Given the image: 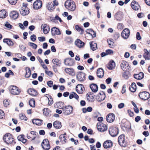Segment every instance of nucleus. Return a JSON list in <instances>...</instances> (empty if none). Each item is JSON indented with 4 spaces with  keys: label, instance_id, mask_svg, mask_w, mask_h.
Listing matches in <instances>:
<instances>
[{
    "label": "nucleus",
    "instance_id": "1",
    "mask_svg": "<svg viewBox=\"0 0 150 150\" xmlns=\"http://www.w3.org/2000/svg\"><path fill=\"white\" fill-rule=\"evenodd\" d=\"M64 6L67 9L71 11H74L76 7L74 3L71 0L66 1L65 3Z\"/></svg>",
    "mask_w": 150,
    "mask_h": 150
},
{
    "label": "nucleus",
    "instance_id": "2",
    "mask_svg": "<svg viewBox=\"0 0 150 150\" xmlns=\"http://www.w3.org/2000/svg\"><path fill=\"white\" fill-rule=\"evenodd\" d=\"M10 93L13 95H17L20 94L21 91L19 88L16 86L11 85L9 87Z\"/></svg>",
    "mask_w": 150,
    "mask_h": 150
},
{
    "label": "nucleus",
    "instance_id": "3",
    "mask_svg": "<svg viewBox=\"0 0 150 150\" xmlns=\"http://www.w3.org/2000/svg\"><path fill=\"white\" fill-rule=\"evenodd\" d=\"M3 140L7 144H11L13 141V139L11 134L7 133L4 137Z\"/></svg>",
    "mask_w": 150,
    "mask_h": 150
},
{
    "label": "nucleus",
    "instance_id": "4",
    "mask_svg": "<svg viewBox=\"0 0 150 150\" xmlns=\"http://www.w3.org/2000/svg\"><path fill=\"white\" fill-rule=\"evenodd\" d=\"M20 12L22 15L26 16L29 14V9L26 5H23L20 9Z\"/></svg>",
    "mask_w": 150,
    "mask_h": 150
},
{
    "label": "nucleus",
    "instance_id": "5",
    "mask_svg": "<svg viewBox=\"0 0 150 150\" xmlns=\"http://www.w3.org/2000/svg\"><path fill=\"white\" fill-rule=\"evenodd\" d=\"M109 132L110 134L112 137L116 136L118 133V128L116 127L112 126L109 128Z\"/></svg>",
    "mask_w": 150,
    "mask_h": 150
},
{
    "label": "nucleus",
    "instance_id": "6",
    "mask_svg": "<svg viewBox=\"0 0 150 150\" xmlns=\"http://www.w3.org/2000/svg\"><path fill=\"white\" fill-rule=\"evenodd\" d=\"M139 96L141 99L144 100H146L150 98V94L148 92L144 91L139 93Z\"/></svg>",
    "mask_w": 150,
    "mask_h": 150
},
{
    "label": "nucleus",
    "instance_id": "7",
    "mask_svg": "<svg viewBox=\"0 0 150 150\" xmlns=\"http://www.w3.org/2000/svg\"><path fill=\"white\" fill-rule=\"evenodd\" d=\"M97 127L98 130L100 132H104L108 129L107 126L101 122L98 123L97 125Z\"/></svg>",
    "mask_w": 150,
    "mask_h": 150
},
{
    "label": "nucleus",
    "instance_id": "8",
    "mask_svg": "<svg viewBox=\"0 0 150 150\" xmlns=\"http://www.w3.org/2000/svg\"><path fill=\"white\" fill-rule=\"evenodd\" d=\"M120 67L122 69L125 71H129L130 69V67L128 63L124 61H122L120 64Z\"/></svg>",
    "mask_w": 150,
    "mask_h": 150
},
{
    "label": "nucleus",
    "instance_id": "9",
    "mask_svg": "<svg viewBox=\"0 0 150 150\" xmlns=\"http://www.w3.org/2000/svg\"><path fill=\"white\" fill-rule=\"evenodd\" d=\"M42 146L45 150H48L50 148V146L47 139H45L43 140L42 143Z\"/></svg>",
    "mask_w": 150,
    "mask_h": 150
},
{
    "label": "nucleus",
    "instance_id": "10",
    "mask_svg": "<svg viewBox=\"0 0 150 150\" xmlns=\"http://www.w3.org/2000/svg\"><path fill=\"white\" fill-rule=\"evenodd\" d=\"M73 111V108L71 106L68 105L65 106L63 108V112L66 115H69L71 114Z\"/></svg>",
    "mask_w": 150,
    "mask_h": 150
},
{
    "label": "nucleus",
    "instance_id": "11",
    "mask_svg": "<svg viewBox=\"0 0 150 150\" xmlns=\"http://www.w3.org/2000/svg\"><path fill=\"white\" fill-rule=\"evenodd\" d=\"M130 35V31L129 29L127 28L125 29L121 33L122 37L124 39H127Z\"/></svg>",
    "mask_w": 150,
    "mask_h": 150
},
{
    "label": "nucleus",
    "instance_id": "12",
    "mask_svg": "<svg viewBox=\"0 0 150 150\" xmlns=\"http://www.w3.org/2000/svg\"><path fill=\"white\" fill-rule=\"evenodd\" d=\"M74 60L70 58H66L64 60V63L66 65L72 66L74 65Z\"/></svg>",
    "mask_w": 150,
    "mask_h": 150
},
{
    "label": "nucleus",
    "instance_id": "13",
    "mask_svg": "<svg viewBox=\"0 0 150 150\" xmlns=\"http://www.w3.org/2000/svg\"><path fill=\"white\" fill-rule=\"evenodd\" d=\"M42 3L40 0L35 1L33 4V8L35 10L40 8L42 6Z\"/></svg>",
    "mask_w": 150,
    "mask_h": 150
},
{
    "label": "nucleus",
    "instance_id": "14",
    "mask_svg": "<svg viewBox=\"0 0 150 150\" xmlns=\"http://www.w3.org/2000/svg\"><path fill=\"white\" fill-rule=\"evenodd\" d=\"M115 115L112 113H109L106 117L107 121L110 123L113 122L115 120Z\"/></svg>",
    "mask_w": 150,
    "mask_h": 150
},
{
    "label": "nucleus",
    "instance_id": "15",
    "mask_svg": "<svg viewBox=\"0 0 150 150\" xmlns=\"http://www.w3.org/2000/svg\"><path fill=\"white\" fill-rule=\"evenodd\" d=\"M119 144L121 146L124 147L126 146V144L125 141V137L123 135H120L118 138Z\"/></svg>",
    "mask_w": 150,
    "mask_h": 150
},
{
    "label": "nucleus",
    "instance_id": "16",
    "mask_svg": "<svg viewBox=\"0 0 150 150\" xmlns=\"http://www.w3.org/2000/svg\"><path fill=\"white\" fill-rule=\"evenodd\" d=\"M76 78L79 81H83L85 79V74L82 72H79L76 75Z\"/></svg>",
    "mask_w": 150,
    "mask_h": 150
},
{
    "label": "nucleus",
    "instance_id": "17",
    "mask_svg": "<svg viewBox=\"0 0 150 150\" xmlns=\"http://www.w3.org/2000/svg\"><path fill=\"white\" fill-rule=\"evenodd\" d=\"M131 5L132 8L135 11L138 10L140 8V6L138 3L134 1H133L132 2Z\"/></svg>",
    "mask_w": 150,
    "mask_h": 150
},
{
    "label": "nucleus",
    "instance_id": "18",
    "mask_svg": "<svg viewBox=\"0 0 150 150\" xmlns=\"http://www.w3.org/2000/svg\"><path fill=\"white\" fill-rule=\"evenodd\" d=\"M76 90L79 94H82L83 93V91L84 89L83 86L81 84L77 85L76 88Z\"/></svg>",
    "mask_w": 150,
    "mask_h": 150
},
{
    "label": "nucleus",
    "instance_id": "19",
    "mask_svg": "<svg viewBox=\"0 0 150 150\" xmlns=\"http://www.w3.org/2000/svg\"><path fill=\"white\" fill-rule=\"evenodd\" d=\"M41 29L43 30L44 33L45 34H47L50 30L49 26L46 24L42 25Z\"/></svg>",
    "mask_w": 150,
    "mask_h": 150
},
{
    "label": "nucleus",
    "instance_id": "20",
    "mask_svg": "<svg viewBox=\"0 0 150 150\" xmlns=\"http://www.w3.org/2000/svg\"><path fill=\"white\" fill-rule=\"evenodd\" d=\"M112 146V143L110 140H107L105 141L103 144V146L105 149H107L111 147Z\"/></svg>",
    "mask_w": 150,
    "mask_h": 150
},
{
    "label": "nucleus",
    "instance_id": "21",
    "mask_svg": "<svg viewBox=\"0 0 150 150\" xmlns=\"http://www.w3.org/2000/svg\"><path fill=\"white\" fill-rule=\"evenodd\" d=\"M64 71L70 75L73 76L75 75V72L74 70L72 68H66L65 69Z\"/></svg>",
    "mask_w": 150,
    "mask_h": 150
},
{
    "label": "nucleus",
    "instance_id": "22",
    "mask_svg": "<svg viewBox=\"0 0 150 150\" xmlns=\"http://www.w3.org/2000/svg\"><path fill=\"white\" fill-rule=\"evenodd\" d=\"M10 17L14 19H16L18 16V13L16 11H12L10 14Z\"/></svg>",
    "mask_w": 150,
    "mask_h": 150
},
{
    "label": "nucleus",
    "instance_id": "23",
    "mask_svg": "<svg viewBox=\"0 0 150 150\" xmlns=\"http://www.w3.org/2000/svg\"><path fill=\"white\" fill-rule=\"evenodd\" d=\"M51 32L52 35H59L61 34L59 29L56 27H53L52 28Z\"/></svg>",
    "mask_w": 150,
    "mask_h": 150
},
{
    "label": "nucleus",
    "instance_id": "24",
    "mask_svg": "<svg viewBox=\"0 0 150 150\" xmlns=\"http://www.w3.org/2000/svg\"><path fill=\"white\" fill-rule=\"evenodd\" d=\"M27 92L29 94L33 96H36L38 95L37 92L34 89L30 88L28 89Z\"/></svg>",
    "mask_w": 150,
    "mask_h": 150
},
{
    "label": "nucleus",
    "instance_id": "25",
    "mask_svg": "<svg viewBox=\"0 0 150 150\" xmlns=\"http://www.w3.org/2000/svg\"><path fill=\"white\" fill-rule=\"evenodd\" d=\"M32 122L33 124L38 126H40L43 122V121L42 120L38 119H33L32 120Z\"/></svg>",
    "mask_w": 150,
    "mask_h": 150
},
{
    "label": "nucleus",
    "instance_id": "26",
    "mask_svg": "<svg viewBox=\"0 0 150 150\" xmlns=\"http://www.w3.org/2000/svg\"><path fill=\"white\" fill-rule=\"evenodd\" d=\"M75 45L78 47L80 48L83 47L84 45V43L79 39H77L75 42Z\"/></svg>",
    "mask_w": 150,
    "mask_h": 150
},
{
    "label": "nucleus",
    "instance_id": "27",
    "mask_svg": "<svg viewBox=\"0 0 150 150\" xmlns=\"http://www.w3.org/2000/svg\"><path fill=\"white\" fill-rule=\"evenodd\" d=\"M115 67V64L113 61H110L107 66V67L110 70L114 69Z\"/></svg>",
    "mask_w": 150,
    "mask_h": 150
},
{
    "label": "nucleus",
    "instance_id": "28",
    "mask_svg": "<svg viewBox=\"0 0 150 150\" xmlns=\"http://www.w3.org/2000/svg\"><path fill=\"white\" fill-rule=\"evenodd\" d=\"M54 65L57 67H60L61 65V61L57 59H54L52 61Z\"/></svg>",
    "mask_w": 150,
    "mask_h": 150
},
{
    "label": "nucleus",
    "instance_id": "29",
    "mask_svg": "<svg viewBox=\"0 0 150 150\" xmlns=\"http://www.w3.org/2000/svg\"><path fill=\"white\" fill-rule=\"evenodd\" d=\"M97 76L99 78H102L104 76V73L103 70L101 68L98 69L97 71Z\"/></svg>",
    "mask_w": 150,
    "mask_h": 150
},
{
    "label": "nucleus",
    "instance_id": "30",
    "mask_svg": "<svg viewBox=\"0 0 150 150\" xmlns=\"http://www.w3.org/2000/svg\"><path fill=\"white\" fill-rule=\"evenodd\" d=\"M144 74L142 72H140L138 74H135L134 75V77L138 80H141L144 77Z\"/></svg>",
    "mask_w": 150,
    "mask_h": 150
},
{
    "label": "nucleus",
    "instance_id": "31",
    "mask_svg": "<svg viewBox=\"0 0 150 150\" xmlns=\"http://www.w3.org/2000/svg\"><path fill=\"white\" fill-rule=\"evenodd\" d=\"M90 87L92 91L93 92H96L98 90V87L96 84L93 83L90 85Z\"/></svg>",
    "mask_w": 150,
    "mask_h": 150
},
{
    "label": "nucleus",
    "instance_id": "32",
    "mask_svg": "<svg viewBox=\"0 0 150 150\" xmlns=\"http://www.w3.org/2000/svg\"><path fill=\"white\" fill-rule=\"evenodd\" d=\"M66 134L65 133L60 135L59 138L60 139L61 142L62 143L64 144L66 142Z\"/></svg>",
    "mask_w": 150,
    "mask_h": 150
},
{
    "label": "nucleus",
    "instance_id": "33",
    "mask_svg": "<svg viewBox=\"0 0 150 150\" xmlns=\"http://www.w3.org/2000/svg\"><path fill=\"white\" fill-rule=\"evenodd\" d=\"M63 103L61 102H58L54 104V106L57 108L62 109L63 110Z\"/></svg>",
    "mask_w": 150,
    "mask_h": 150
},
{
    "label": "nucleus",
    "instance_id": "34",
    "mask_svg": "<svg viewBox=\"0 0 150 150\" xmlns=\"http://www.w3.org/2000/svg\"><path fill=\"white\" fill-rule=\"evenodd\" d=\"M90 45L91 49L93 51L96 50L97 49V45L94 42H90Z\"/></svg>",
    "mask_w": 150,
    "mask_h": 150
},
{
    "label": "nucleus",
    "instance_id": "35",
    "mask_svg": "<svg viewBox=\"0 0 150 150\" xmlns=\"http://www.w3.org/2000/svg\"><path fill=\"white\" fill-rule=\"evenodd\" d=\"M46 6L48 9L50 11H52L55 8L54 4L52 3L47 4Z\"/></svg>",
    "mask_w": 150,
    "mask_h": 150
},
{
    "label": "nucleus",
    "instance_id": "36",
    "mask_svg": "<svg viewBox=\"0 0 150 150\" xmlns=\"http://www.w3.org/2000/svg\"><path fill=\"white\" fill-rule=\"evenodd\" d=\"M136 85L134 83H132L129 87L130 91L132 92H135L136 90Z\"/></svg>",
    "mask_w": 150,
    "mask_h": 150
},
{
    "label": "nucleus",
    "instance_id": "37",
    "mask_svg": "<svg viewBox=\"0 0 150 150\" xmlns=\"http://www.w3.org/2000/svg\"><path fill=\"white\" fill-rule=\"evenodd\" d=\"M53 125L54 127L57 129L60 128L62 127L61 122L58 121L54 122L53 123Z\"/></svg>",
    "mask_w": 150,
    "mask_h": 150
},
{
    "label": "nucleus",
    "instance_id": "38",
    "mask_svg": "<svg viewBox=\"0 0 150 150\" xmlns=\"http://www.w3.org/2000/svg\"><path fill=\"white\" fill-rule=\"evenodd\" d=\"M18 140L20 141H21L23 143H25L26 142V139H24L23 135H20L17 137Z\"/></svg>",
    "mask_w": 150,
    "mask_h": 150
},
{
    "label": "nucleus",
    "instance_id": "39",
    "mask_svg": "<svg viewBox=\"0 0 150 150\" xmlns=\"http://www.w3.org/2000/svg\"><path fill=\"white\" fill-rule=\"evenodd\" d=\"M7 16V14L6 11L4 10H1L0 11V18H4Z\"/></svg>",
    "mask_w": 150,
    "mask_h": 150
},
{
    "label": "nucleus",
    "instance_id": "40",
    "mask_svg": "<svg viewBox=\"0 0 150 150\" xmlns=\"http://www.w3.org/2000/svg\"><path fill=\"white\" fill-rule=\"evenodd\" d=\"M75 28L77 31L79 32L80 34L82 35L83 34V30L82 28L80 27L78 25H76L75 26Z\"/></svg>",
    "mask_w": 150,
    "mask_h": 150
},
{
    "label": "nucleus",
    "instance_id": "41",
    "mask_svg": "<svg viewBox=\"0 0 150 150\" xmlns=\"http://www.w3.org/2000/svg\"><path fill=\"white\" fill-rule=\"evenodd\" d=\"M3 42L6 43L9 46H12L13 43L11 40L8 39H5L3 40Z\"/></svg>",
    "mask_w": 150,
    "mask_h": 150
},
{
    "label": "nucleus",
    "instance_id": "42",
    "mask_svg": "<svg viewBox=\"0 0 150 150\" xmlns=\"http://www.w3.org/2000/svg\"><path fill=\"white\" fill-rule=\"evenodd\" d=\"M26 74L25 77L28 78L30 77L31 74V71L30 69L29 68H26L25 69Z\"/></svg>",
    "mask_w": 150,
    "mask_h": 150
},
{
    "label": "nucleus",
    "instance_id": "43",
    "mask_svg": "<svg viewBox=\"0 0 150 150\" xmlns=\"http://www.w3.org/2000/svg\"><path fill=\"white\" fill-rule=\"evenodd\" d=\"M87 33L90 34L92 37H94L96 36V34L91 29H88L86 31Z\"/></svg>",
    "mask_w": 150,
    "mask_h": 150
},
{
    "label": "nucleus",
    "instance_id": "44",
    "mask_svg": "<svg viewBox=\"0 0 150 150\" xmlns=\"http://www.w3.org/2000/svg\"><path fill=\"white\" fill-rule=\"evenodd\" d=\"M3 103L4 106L7 107L10 104V101L8 99H5L3 101Z\"/></svg>",
    "mask_w": 150,
    "mask_h": 150
},
{
    "label": "nucleus",
    "instance_id": "45",
    "mask_svg": "<svg viewBox=\"0 0 150 150\" xmlns=\"http://www.w3.org/2000/svg\"><path fill=\"white\" fill-rule=\"evenodd\" d=\"M112 40L111 39H108L107 40L109 46L111 48H113L114 46V43Z\"/></svg>",
    "mask_w": 150,
    "mask_h": 150
},
{
    "label": "nucleus",
    "instance_id": "46",
    "mask_svg": "<svg viewBox=\"0 0 150 150\" xmlns=\"http://www.w3.org/2000/svg\"><path fill=\"white\" fill-rule=\"evenodd\" d=\"M29 103L31 107L34 108L35 106V101L33 98L31 99L29 101Z\"/></svg>",
    "mask_w": 150,
    "mask_h": 150
},
{
    "label": "nucleus",
    "instance_id": "47",
    "mask_svg": "<svg viewBox=\"0 0 150 150\" xmlns=\"http://www.w3.org/2000/svg\"><path fill=\"white\" fill-rule=\"evenodd\" d=\"M99 96L100 98V100H104L105 98V95L103 92H102V93H100Z\"/></svg>",
    "mask_w": 150,
    "mask_h": 150
},
{
    "label": "nucleus",
    "instance_id": "48",
    "mask_svg": "<svg viewBox=\"0 0 150 150\" xmlns=\"http://www.w3.org/2000/svg\"><path fill=\"white\" fill-rule=\"evenodd\" d=\"M28 45L29 46L33 48L36 49L37 47V45L35 44L29 42L28 43Z\"/></svg>",
    "mask_w": 150,
    "mask_h": 150
},
{
    "label": "nucleus",
    "instance_id": "49",
    "mask_svg": "<svg viewBox=\"0 0 150 150\" xmlns=\"http://www.w3.org/2000/svg\"><path fill=\"white\" fill-rule=\"evenodd\" d=\"M5 117V115L4 112L0 109V119H4Z\"/></svg>",
    "mask_w": 150,
    "mask_h": 150
},
{
    "label": "nucleus",
    "instance_id": "50",
    "mask_svg": "<svg viewBox=\"0 0 150 150\" xmlns=\"http://www.w3.org/2000/svg\"><path fill=\"white\" fill-rule=\"evenodd\" d=\"M19 118L22 120H27V118L25 117V115L23 114H20L19 115Z\"/></svg>",
    "mask_w": 150,
    "mask_h": 150
},
{
    "label": "nucleus",
    "instance_id": "51",
    "mask_svg": "<svg viewBox=\"0 0 150 150\" xmlns=\"http://www.w3.org/2000/svg\"><path fill=\"white\" fill-rule=\"evenodd\" d=\"M87 97V99L89 101H91V99L94 98L93 96H92V94H90L88 95L87 94L86 95Z\"/></svg>",
    "mask_w": 150,
    "mask_h": 150
},
{
    "label": "nucleus",
    "instance_id": "52",
    "mask_svg": "<svg viewBox=\"0 0 150 150\" xmlns=\"http://www.w3.org/2000/svg\"><path fill=\"white\" fill-rule=\"evenodd\" d=\"M7 1L12 5H15L17 1V0H7Z\"/></svg>",
    "mask_w": 150,
    "mask_h": 150
},
{
    "label": "nucleus",
    "instance_id": "53",
    "mask_svg": "<svg viewBox=\"0 0 150 150\" xmlns=\"http://www.w3.org/2000/svg\"><path fill=\"white\" fill-rule=\"evenodd\" d=\"M113 51L111 50H106V53L107 55L108 54H113Z\"/></svg>",
    "mask_w": 150,
    "mask_h": 150
},
{
    "label": "nucleus",
    "instance_id": "54",
    "mask_svg": "<svg viewBox=\"0 0 150 150\" xmlns=\"http://www.w3.org/2000/svg\"><path fill=\"white\" fill-rule=\"evenodd\" d=\"M36 37L35 35H33L30 37L31 40L33 42H34L36 40Z\"/></svg>",
    "mask_w": 150,
    "mask_h": 150
},
{
    "label": "nucleus",
    "instance_id": "55",
    "mask_svg": "<svg viewBox=\"0 0 150 150\" xmlns=\"http://www.w3.org/2000/svg\"><path fill=\"white\" fill-rule=\"evenodd\" d=\"M45 73L50 76H52L53 75L52 73L50 71L45 70Z\"/></svg>",
    "mask_w": 150,
    "mask_h": 150
},
{
    "label": "nucleus",
    "instance_id": "56",
    "mask_svg": "<svg viewBox=\"0 0 150 150\" xmlns=\"http://www.w3.org/2000/svg\"><path fill=\"white\" fill-rule=\"evenodd\" d=\"M38 39L40 41L43 42L45 40V38L44 37H38Z\"/></svg>",
    "mask_w": 150,
    "mask_h": 150
},
{
    "label": "nucleus",
    "instance_id": "57",
    "mask_svg": "<svg viewBox=\"0 0 150 150\" xmlns=\"http://www.w3.org/2000/svg\"><path fill=\"white\" fill-rule=\"evenodd\" d=\"M127 111L130 117H132L134 116V113L131 110H128Z\"/></svg>",
    "mask_w": 150,
    "mask_h": 150
},
{
    "label": "nucleus",
    "instance_id": "58",
    "mask_svg": "<svg viewBox=\"0 0 150 150\" xmlns=\"http://www.w3.org/2000/svg\"><path fill=\"white\" fill-rule=\"evenodd\" d=\"M71 38L69 37H66L65 38L64 40L67 42H69L71 41Z\"/></svg>",
    "mask_w": 150,
    "mask_h": 150
},
{
    "label": "nucleus",
    "instance_id": "59",
    "mask_svg": "<svg viewBox=\"0 0 150 150\" xmlns=\"http://www.w3.org/2000/svg\"><path fill=\"white\" fill-rule=\"evenodd\" d=\"M126 92V86L125 85H124L122 87V93H124Z\"/></svg>",
    "mask_w": 150,
    "mask_h": 150
},
{
    "label": "nucleus",
    "instance_id": "60",
    "mask_svg": "<svg viewBox=\"0 0 150 150\" xmlns=\"http://www.w3.org/2000/svg\"><path fill=\"white\" fill-rule=\"evenodd\" d=\"M111 81V79L110 78H108L106 79V82L108 84H110Z\"/></svg>",
    "mask_w": 150,
    "mask_h": 150
},
{
    "label": "nucleus",
    "instance_id": "61",
    "mask_svg": "<svg viewBox=\"0 0 150 150\" xmlns=\"http://www.w3.org/2000/svg\"><path fill=\"white\" fill-rule=\"evenodd\" d=\"M137 39L139 40L141 39V37L139 32H137Z\"/></svg>",
    "mask_w": 150,
    "mask_h": 150
},
{
    "label": "nucleus",
    "instance_id": "62",
    "mask_svg": "<svg viewBox=\"0 0 150 150\" xmlns=\"http://www.w3.org/2000/svg\"><path fill=\"white\" fill-rule=\"evenodd\" d=\"M125 104L123 103H121L118 105V107L119 108L121 109L124 106Z\"/></svg>",
    "mask_w": 150,
    "mask_h": 150
},
{
    "label": "nucleus",
    "instance_id": "63",
    "mask_svg": "<svg viewBox=\"0 0 150 150\" xmlns=\"http://www.w3.org/2000/svg\"><path fill=\"white\" fill-rule=\"evenodd\" d=\"M47 84L48 86L50 87H51L52 86L53 82L52 81H49L47 83Z\"/></svg>",
    "mask_w": 150,
    "mask_h": 150
},
{
    "label": "nucleus",
    "instance_id": "64",
    "mask_svg": "<svg viewBox=\"0 0 150 150\" xmlns=\"http://www.w3.org/2000/svg\"><path fill=\"white\" fill-rule=\"evenodd\" d=\"M143 134L145 137H147L149 135V134L148 131H144L143 132Z\"/></svg>",
    "mask_w": 150,
    "mask_h": 150
}]
</instances>
